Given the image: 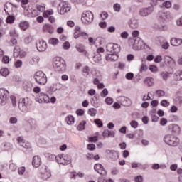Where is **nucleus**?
I'll return each instance as SVG.
<instances>
[{"label": "nucleus", "mask_w": 182, "mask_h": 182, "mask_svg": "<svg viewBox=\"0 0 182 182\" xmlns=\"http://www.w3.org/2000/svg\"><path fill=\"white\" fill-rule=\"evenodd\" d=\"M164 141L168 146L171 147H177L180 144V139L173 134H167L164 137Z\"/></svg>", "instance_id": "1"}, {"label": "nucleus", "mask_w": 182, "mask_h": 182, "mask_svg": "<svg viewBox=\"0 0 182 182\" xmlns=\"http://www.w3.org/2000/svg\"><path fill=\"white\" fill-rule=\"evenodd\" d=\"M53 66L57 72H62L66 69V64L65 60H62L60 58H55L53 60Z\"/></svg>", "instance_id": "2"}, {"label": "nucleus", "mask_w": 182, "mask_h": 182, "mask_svg": "<svg viewBox=\"0 0 182 182\" xmlns=\"http://www.w3.org/2000/svg\"><path fill=\"white\" fill-rule=\"evenodd\" d=\"M34 77L38 85H46L48 82V77H46V75L42 71H37L34 75Z\"/></svg>", "instance_id": "3"}, {"label": "nucleus", "mask_w": 182, "mask_h": 182, "mask_svg": "<svg viewBox=\"0 0 182 182\" xmlns=\"http://www.w3.org/2000/svg\"><path fill=\"white\" fill-rule=\"evenodd\" d=\"M93 13L90 11H85L82 13L81 21L82 23L87 25V23H92L93 21Z\"/></svg>", "instance_id": "4"}, {"label": "nucleus", "mask_w": 182, "mask_h": 182, "mask_svg": "<svg viewBox=\"0 0 182 182\" xmlns=\"http://www.w3.org/2000/svg\"><path fill=\"white\" fill-rule=\"evenodd\" d=\"M55 160L59 164L66 166L70 163V156L68 154H61L55 156Z\"/></svg>", "instance_id": "5"}, {"label": "nucleus", "mask_w": 182, "mask_h": 182, "mask_svg": "<svg viewBox=\"0 0 182 182\" xmlns=\"http://www.w3.org/2000/svg\"><path fill=\"white\" fill-rule=\"evenodd\" d=\"M107 52H109L110 53L117 54L122 50V48L119 44L109 43L106 46Z\"/></svg>", "instance_id": "6"}, {"label": "nucleus", "mask_w": 182, "mask_h": 182, "mask_svg": "<svg viewBox=\"0 0 182 182\" xmlns=\"http://www.w3.org/2000/svg\"><path fill=\"white\" fill-rule=\"evenodd\" d=\"M52 177V173H50V171L48 169L46 166H44L40 168V178L42 180H48Z\"/></svg>", "instance_id": "7"}, {"label": "nucleus", "mask_w": 182, "mask_h": 182, "mask_svg": "<svg viewBox=\"0 0 182 182\" xmlns=\"http://www.w3.org/2000/svg\"><path fill=\"white\" fill-rule=\"evenodd\" d=\"M9 92L5 89H0V105H5L8 102Z\"/></svg>", "instance_id": "8"}, {"label": "nucleus", "mask_w": 182, "mask_h": 182, "mask_svg": "<svg viewBox=\"0 0 182 182\" xmlns=\"http://www.w3.org/2000/svg\"><path fill=\"white\" fill-rule=\"evenodd\" d=\"M89 35L85 32H82L80 31V26H75L74 29V38L75 39H77L79 38H83V39H87Z\"/></svg>", "instance_id": "9"}, {"label": "nucleus", "mask_w": 182, "mask_h": 182, "mask_svg": "<svg viewBox=\"0 0 182 182\" xmlns=\"http://www.w3.org/2000/svg\"><path fill=\"white\" fill-rule=\"evenodd\" d=\"M31 105L29 98H21L19 100L18 107L22 112L26 110V107Z\"/></svg>", "instance_id": "10"}, {"label": "nucleus", "mask_w": 182, "mask_h": 182, "mask_svg": "<svg viewBox=\"0 0 182 182\" xmlns=\"http://www.w3.org/2000/svg\"><path fill=\"white\" fill-rule=\"evenodd\" d=\"M36 48L38 52H45L48 48V43L43 40H39L36 43Z\"/></svg>", "instance_id": "11"}, {"label": "nucleus", "mask_w": 182, "mask_h": 182, "mask_svg": "<svg viewBox=\"0 0 182 182\" xmlns=\"http://www.w3.org/2000/svg\"><path fill=\"white\" fill-rule=\"evenodd\" d=\"M94 170L98 173V174H100V176H106V174H107V172L105 170V167H103V165L100 164H95L94 166Z\"/></svg>", "instance_id": "12"}, {"label": "nucleus", "mask_w": 182, "mask_h": 182, "mask_svg": "<svg viewBox=\"0 0 182 182\" xmlns=\"http://www.w3.org/2000/svg\"><path fill=\"white\" fill-rule=\"evenodd\" d=\"M38 99H39L41 103H49L50 102L49 96L43 92L38 94Z\"/></svg>", "instance_id": "13"}, {"label": "nucleus", "mask_w": 182, "mask_h": 182, "mask_svg": "<svg viewBox=\"0 0 182 182\" xmlns=\"http://www.w3.org/2000/svg\"><path fill=\"white\" fill-rule=\"evenodd\" d=\"M62 6L60 9V14L61 15H65L66 12H69L70 11V7L69 6V4L66 1H63L61 4Z\"/></svg>", "instance_id": "14"}, {"label": "nucleus", "mask_w": 182, "mask_h": 182, "mask_svg": "<svg viewBox=\"0 0 182 182\" xmlns=\"http://www.w3.org/2000/svg\"><path fill=\"white\" fill-rule=\"evenodd\" d=\"M153 11V6L149 8L142 9L139 11V15H141V16H147V15H150Z\"/></svg>", "instance_id": "15"}, {"label": "nucleus", "mask_w": 182, "mask_h": 182, "mask_svg": "<svg viewBox=\"0 0 182 182\" xmlns=\"http://www.w3.org/2000/svg\"><path fill=\"white\" fill-rule=\"evenodd\" d=\"M105 59L107 62H116L119 59V55L116 53L107 54L105 55Z\"/></svg>", "instance_id": "16"}, {"label": "nucleus", "mask_w": 182, "mask_h": 182, "mask_svg": "<svg viewBox=\"0 0 182 182\" xmlns=\"http://www.w3.org/2000/svg\"><path fill=\"white\" fill-rule=\"evenodd\" d=\"M32 164L36 168H38V167H39L41 164H42V159H41V157H39V156H35L33 158Z\"/></svg>", "instance_id": "17"}, {"label": "nucleus", "mask_w": 182, "mask_h": 182, "mask_svg": "<svg viewBox=\"0 0 182 182\" xmlns=\"http://www.w3.org/2000/svg\"><path fill=\"white\" fill-rule=\"evenodd\" d=\"M75 48L77 49V52H80V53H83L85 56H87V51L86 50V47L83 45H77L75 46Z\"/></svg>", "instance_id": "18"}, {"label": "nucleus", "mask_w": 182, "mask_h": 182, "mask_svg": "<svg viewBox=\"0 0 182 182\" xmlns=\"http://www.w3.org/2000/svg\"><path fill=\"white\" fill-rule=\"evenodd\" d=\"M171 45L172 46H180V45H182V39L177 38H172L171 39Z\"/></svg>", "instance_id": "19"}, {"label": "nucleus", "mask_w": 182, "mask_h": 182, "mask_svg": "<svg viewBox=\"0 0 182 182\" xmlns=\"http://www.w3.org/2000/svg\"><path fill=\"white\" fill-rule=\"evenodd\" d=\"M17 141L22 146V147H24V149H31V144H25V140L22 136H19L17 139Z\"/></svg>", "instance_id": "20"}, {"label": "nucleus", "mask_w": 182, "mask_h": 182, "mask_svg": "<svg viewBox=\"0 0 182 182\" xmlns=\"http://www.w3.org/2000/svg\"><path fill=\"white\" fill-rule=\"evenodd\" d=\"M141 48H142L141 41L139 40H134V42L132 45V49H134V50H140Z\"/></svg>", "instance_id": "21"}, {"label": "nucleus", "mask_w": 182, "mask_h": 182, "mask_svg": "<svg viewBox=\"0 0 182 182\" xmlns=\"http://www.w3.org/2000/svg\"><path fill=\"white\" fill-rule=\"evenodd\" d=\"M43 31L44 32H48V33H53V26L50 24H45L43 26Z\"/></svg>", "instance_id": "22"}, {"label": "nucleus", "mask_w": 182, "mask_h": 182, "mask_svg": "<svg viewBox=\"0 0 182 182\" xmlns=\"http://www.w3.org/2000/svg\"><path fill=\"white\" fill-rule=\"evenodd\" d=\"M102 136L106 137H114V132L113 131H109V129H105L102 132Z\"/></svg>", "instance_id": "23"}, {"label": "nucleus", "mask_w": 182, "mask_h": 182, "mask_svg": "<svg viewBox=\"0 0 182 182\" xmlns=\"http://www.w3.org/2000/svg\"><path fill=\"white\" fill-rule=\"evenodd\" d=\"M21 7L24 11H29V6H28V4H29V0H21Z\"/></svg>", "instance_id": "24"}, {"label": "nucleus", "mask_w": 182, "mask_h": 182, "mask_svg": "<svg viewBox=\"0 0 182 182\" xmlns=\"http://www.w3.org/2000/svg\"><path fill=\"white\" fill-rule=\"evenodd\" d=\"M19 27L22 31H26V29L29 28V23H28L27 21H21L19 23Z\"/></svg>", "instance_id": "25"}, {"label": "nucleus", "mask_w": 182, "mask_h": 182, "mask_svg": "<svg viewBox=\"0 0 182 182\" xmlns=\"http://www.w3.org/2000/svg\"><path fill=\"white\" fill-rule=\"evenodd\" d=\"M80 177V178H82L85 176V174H83V173L82 172H78V173H76V172H72L70 173V178H76V177Z\"/></svg>", "instance_id": "26"}, {"label": "nucleus", "mask_w": 182, "mask_h": 182, "mask_svg": "<svg viewBox=\"0 0 182 182\" xmlns=\"http://www.w3.org/2000/svg\"><path fill=\"white\" fill-rule=\"evenodd\" d=\"M21 47L18 46H16L14 49V58H18L19 55H21Z\"/></svg>", "instance_id": "27"}, {"label": "nucleus", "mask_w": 182, "mask_h": 182, "mask_svg": "<svg viewBox=\"0 0 182 182\" xmlns=\"http://www.w3.org/2000/svg\"><path fill=\"white\" fill-rule=\"evenodd\" d=\"M82 72L83 76L87 77L90 74V68H89V66H85L82 68Z\"/></svg>", "instance_id": "28"}, {"label": "nucleus", "mask_w": 182, "mask_h": 182, "mask_svg": "<svg viewBox=\"0 0 182 182\" xmlns=\"http://www.w3.org/2000/svg\"><path fill=\"white\" fill-rule=\"evenodd\" d=\"M0 75H1V76H4V77H6V76L9 75V70H8V68H1L0 70Z\"/></svg>", "instance_id": "29"}, {"label": "nucleus", "mask_w": 182, "mask_h": 182, "mask_svg": "<svg viewBox=\"0 0 182 182\" xmlns=\"http://www.w3.org/2000/svg\"><path fill=\"white\" fill-rule=\"evenodd\" d=\"M176 80H182V70H178L175 73Z\"/></svg>", "instance_id": "30"}, {"label": "nucleus", "mask_w": 182, "mask_h": 182, "mask_svg": "<svg viewBox=\"0 0 182 182\" xmlns=\"http://www.w3.org/2000/svg\"><path fill=\"white\" fill-rule=\"evenodd\" d=\"M65 121L70 125L73 124V123H75V118L73 116L69 115L66 117Z\"/></svg>", "instance_id": "31"}, {"label": "nucleus", "mask_w": 182, "mask_h": 182, "mask_svg": "<svg viewBox=\"0 0 182 182\" xmlns=\"http://www.w3.org/2000/svg\"><path fill=\"white\" fill-rule=\"evenodd\" d=\"M49 45H53V46L58 45L59 43V40L58 38H52L48 41Z\"/></svg>", "instance_id": "32"}, {"label": "nucleus", "mask_w": 182, "mask_h": 182, "mask_svg": "<svg viewBox=\"0 0 182 182\" xmlns=\"http://www.w3.org/2000/svg\"><path fill=\"white\" fill-rule=\"evenodd\" d=\"M145 83L149 87L153 86V85H154V79L148 77L146 79Z\"/></svg>", "instance_id": "33"}, {"label": "nucleus", "mask_w": 182, "mask_h": 182, "mask_svg": "<svg viewBox=\"0 0 182 182\" xmlns=\"http://www.w3.org/2000/svg\"><path fill=\"white\" fill-rule=\"evenodd\" d=\"M86 124V121H82L77 127V130H85V126Z\"/></svg>", "instance_id": "34"}, {"label": "nucleus", "mask_w": 182, "mask_h": 182, "mask_svg": "<svg viewBox=\"0 0 182 182\" xmlns=\"http://www.w3.org/2000/svg\"><path fill=\"white\" fill-rule=\"evenodd\" d=\"M161 76L164 79V80H167V79L170 77V73H168L167 71H164L161 73Z\"/></svg>", "instance_id": "35"}, {"label": "nucleus", "mask_w": 182, "mask_h": 182, "mask_svg": "<svg viewBox=\"0 0 182 182\" xmlns=\"http://www.w3.org/2000/svg\"><path fill=\"white\" fill-rule=\"evenodd\" d=\"M53 14V10H47L43 14V18H49Z\"/></svg>", "instance_id": "36"}, {"label": "nucleus", "mask_w": 182, "mask_h": 182, "mask_svg": "<svg viewBox=\"0 0 182 182\" xmlns=\"http://www.w3.org/2000/svg\"><path fill=\"white\" fill-rule=\"evenodd\" d=\"M129 25L130 26V28H132V29H136V28H137V26H139V25L137 24V22H136V21H131L129 23Z\"/></svg>", "instance_id": "37"}, {"label": "nucleus", "mask_w": 182, "mask_h": 182, "mask_svg": "<svg viewBox=\"0 0 182 182\" xmlns=\"http://www.w3.org/2000/svg\"><path fill=\"white\" fill-rule=\"evenodd\" d=\"M97 140H99L98 136H90L88 138V141H90V143H96Z\"/></svg>", "instance_id": "38"}, {"label": "nucleus", "mask_w": 182, "mask_h": 182, "mask_svg": "<svg viewBox=\"0 0 182 182\" xmlns=\"http://www.w3.org/2000/svg\"><path fill=\"white\" fill-rule=\"evenodd\" d=\"M7 23H14L15 22V16H9L6 20Z\"/></svg>", "instance_id": "39"}, {"label": "nucleus", "mask_w": 182, "mask_h": 182, "mask_svg": "<svg viewBox=\"0 0 182 182\" xmlns=\"http://www.w3.org/2000/svg\"><path fill=\"white\" fill-rule=\"evenodd\" d=\"M9 35L12 38H18V33H16V31L15 30V28H13L10 31Z\"/></svg>", "instance_id": "40"}, {"label": "nucleus", "mask_w": 182, "mask_h": 182, "mask_svg": "<svg viewBox=\"0 0 182 182\" xmlns=\"http://www.w3.org/2000/svg\"><path fill=\"white\" fill-rule=\"evenodd\" d=\"M113 8L115 12H120V9H122V6H120L119 4H117V3L114 4Z\"/></svg>", "instance_id": "41"}, {"label": "nucleus", "mask_w": 182, "mask_h": 182, "mask_svg": "<svg viewBox=\"0 0 182 182\" xmlns=\"http://www.w3.org/2000/svg\"><path fill=\"white\" fill-rule=\"evenodd\" d=\"M9 43L10 46H15L18 45V40H16V38H11Z\"/></svg>", "instance_id": "42"}, {"label": "nucleus", "mask_w": 182, "mask_h": 182, "mask_svg": "<svg viewBox=\"0 0 182 182\" xmlns=\"http://www.w3.org/2000/svg\"><path fill=\"white\" fill-rule=\"evenodd\" d=\"M156 95L158 96V97H162L166 95V92L161 90H158L156 92Z\"/></svg>", "instance_id": "43"}, {"label": "nucleus", "mask_w": 182, "mask_h": 182, "mask_svg": "<svg viewBox=\"0 0 182 182\" xmlns=\"http://www.w3.org/2000/svg\"><path fill=\"white\" fill-rule=\"evenodd\" d=\"M96 113H97V111L95 108H90L89 110H88V114H90V116H96Z\"/></svg>", "instance_id": "44"}, {"label": "nucleus", "mask_w": 182, "mask_h": 182, "mask_svg": "<svg viewBox=\"0 0 182 182\" xmlns=\"http://www.w3.org/2000/svg\"><path fill=\"white\" fill-rule=\"evenodd\" d=\"M94 123H95L98 127H103V122L100 119H95Z\"/></svg>", "instance_id": "45"}, {"label": "nucleus", "mask_w": 182, "mask_h": 182, "mask_svg": "<svg viewBox=\"0 0 182 182\" xmlns=\"http://www.w3.org/2000/svg\"><path fill=\"white\" fill-rule=\"evenodd\" d=\"M22 65H23V63H22V60H17L15 63H14V66L15 68H22Z\"/></svg>", "instance_id": "46"}, {"label": "nucleus", "mask_w": 182, "mask_h": 182, "mask_svg": "<svg viewBox=\"0 0 182 182\" xmlns=\"http://www.w3.org/2000/svg\"><path fill=\"white\" fill-rule=\"evenodd\" d=\"M130 126H132L134 129H137L139 127V122H137V121L132 120L130 122Z\"/></svg>", "instance_id": "47"}, {"label": "nucleus", "mask_w": 182, "mask_h": 182, "mask_svg": "<svg viewBox=\"0 0 182 182\" xmlns=\"http://www.w3.org/2000/svg\"><path fill=\"white\" fill-rule=\"evenodd\" d=\"M125 77L128 80H132V79H133V77H134V74H133V73H129L126 74Z\"/></svg>", "instance_id": "48"}, {"label": "nucleus", "mask_w": 182, "mask_h": 182, "mask_svg": "<svg viewBox=\"0 0 182 182\" xmlns=\"http://www.w3.org/2000/svg\"><path fill=\"white\" fill-rule=\"evenodd\" d=\"M9 57L7 56V55H4L3 58H2V63H5V64H8L9 63Z\"/></svg>", "instance_id": "49"}, {"label": "nucleus", "mask_w": 182, "mask_h": 182, "mask_svg": "<svg viewBox=\"0 0 182 182\" xmlns=\"http://www.w3.org/2000/svg\"><path fill=\"white\" fill-rule=\"evenodd\" d=\"M107 95H109V91H107V89L105 88L101 92L100 96L102 97H106Z\"/></svg>", "instance_id": "50"}, {"label": "nucleus", "mask_w": 182, "mask_h": 182, "mask_svg": "<svg viewBox=\"0 0 182 182\" xmlns=\"http://www.w3.org/2000/svg\"><path fill=\"white\" fill-rule=\"evenodd\" d=\"M163 6H164L165 8H171V2L170 1H166L165 2L163 3Z\"/></svg>", "instance_id": "51"}, {"label": "nucleus", "mask_w": 182, "mask_h": 182, "mask_svg": "<svg viewBox=\"0 0 182 182\" xmlns=\"http://www.w3.org/2000/svg\"><path fill=\"white\" fill-rule=\"evenodd\" d=\"M161 105L164 107H167L168 106H170V102H168L167 100H163L161 102Z\"/></svg>", "instance_id": "52"}, {"label": "nucleus", "mask_w": 182, "mask_h": 182, "mask_svg": "<svg viewBox=\"0 0 182 182\" xmlns=\"http://www.w3.org/2000/svg\"><path fill=\"white\" fill-rule=\"evenodd\" d=\"M100 16L102 19L105 21V19H107V18L109 17V14L106 11H102Z\"/></svg>", "instance_id": "53"}, {"label": "nucleus", "mask_w": 182, "mask_h": 182, "mask_svg": "<svg viewBox=\"0 0 182 182\" xmlns=\"http://www.w3.org/2000/svg\"><path fill=\"white\" fill-rule=\"evenodd\" d=\"M87 149L90 150V151H93L96 149V145L94 144H90L87 145Z\"/></svg>", "instance_id": "54"}, {"label": "nucleus", "mask_w": 182, "mask_h": 182, "mask_svg": "<svg viewBox=\"0 0 182 182\" xmlns=\"http://www.w3.org/2000/svg\"><path fill=\"white\" fill-rule=\"evenodd\" d=\"M93 60H94V62L97 63L100 62V60H102V56L101 55H95L93 57Z\"/></svg>", "instance_id": "55"}, {"label": "nucleus", "mask_w": 182, "mask_h": 182, "mask_svg": "<svg viewBox=\"0 0 182 182\" xmlns=\"http://www.w3.org/2000/svg\"><path fill=\"white\" fill-rule=\"evenodd\" d=\"M162 60H163V57H161V55H157L154 58L155 63H160V62H161Z\"/></svg>", "instance_id": "56"}, {"label": "nucleus", "mask_w": 182, "mask_h": 182, "mask_svg": "<svg viewBox=\"0 0 182 182\" xmlns=\"http://www.w3.org/2000/svg\"><path fill=\"white\" fill-rule=\"evenodd\" d=\"M36 9L38 12H44L45 11V6L38 5L36 6Z\"/></svg>", "instance_id": "57"}, {"label": "nucleus", "mask_w": 182, "mask_h": 182, "mask_svg": "<svg viewBox=\"0 0 182 182\" xmlns=\"http://www.w3.org/2000/svg\"><path fill=\"white\" fill-rule=\"evenodd\" d=\"M105 103H107V105H112V103H113V98L110 97H107L105 100Z\"/></svg>", "instance_id": "58"}, {"label": "nucleus", "mask_w": 182, "mask_h": 182, "mask_svg": "<svg viewBox=\"0 0 182 182\" xmlns=\"http://www.w3.org/2000/svg\"><path fill=\"white\" fill-rule=\"evenodd\" d=\"M63 49L68 50L70 48V43L68 41H65L63 44Z\"/></svg>", "instance_id": "59"}, {"label": "nucleus", "mask_w": 182, "mask_h": 182, "mask_svg": "<svg viewBox=\"0 0 182 182\" xmlns=\"http://www.w3.org/2000/svg\"><path fill=\"white\" fill-rule=\"evenodd\" d=\"M180 127L178 125H174L173 127V132H174V133H180Z\"/></svg>", "instance_id": "60"}, {"label": "nucleus", "mask_w": 182, "mask_h": 182, "mask_svg": "<svg viewBox=\"0 0 182 182\" xmlns=\"http://www.w3.org/2000/svg\"><path fill=\"white\" fill-rule=\"evenodd\" d=\"M121 38H122V39H127V38H129V33L127 31L122 32L121 33Z\"/></svg>", "instance_id": "61"}, {"label": "nucleus", "mask_w": 182, "mask_h": 182, "mask_svg": "<svg viewBox=\"0 0 182 182\" xmlns=\"http://www.w3.org/2000/svg\"><path fill=\"white\" fill-rule=\"evenodd\" d=\"M149 70H151V72H158L159 68H157L156 65H150Z\"/></svg>", "instance_id": "62"}, {"label": "nucleus", "mask_w": 182, "mask_h": 182, "mask_svg": "<svg viewBox=\"0 0 182 182\" xmlns=\"http://www.w3.org/2000/svg\"><path fill=\"white\" fill-rule=\"evenodd\" d=\"M173 60V58H171V57L168 56V55H166L164 57V62L165 63H170V62Z\"/></svg>", "instance_id": "63"}, {"label": "nucleus", "mask_w": 182, "mask_h": 182, "mask_svg": "<svg viewBox=\"0 0 182 182\" xmlns=\"http://www.w3.org/2000/svg\"><path fill=\"white\" fill-rule=\"evenodd\" d=\"M99 26H100V28L105 29V28H106V26H107V23H106V21H101L99 23Z\"/></svg>", "instance_id": "64"}]
</instances>
